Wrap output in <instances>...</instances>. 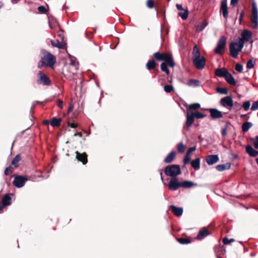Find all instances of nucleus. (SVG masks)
Masks as SVG:
<instances>
[{
  "instance_id": "f257e3e1",
  "label": "nucleus",
  "mask_w": 258,
  "mask_h": 258,
  "mask_svg": "<svg viewBox=\"0 0 258 258\" xmlns=\"http://www.w3.org/2000/svg\"><path fill=\"white\" fill-rule=\"evenodd\" d=\"M153 56L157 60H163L165 62L161 64V70L162 72L169 74V71L167 68V64L171 68H173L175 66V62L171 55L169 53H160L157 52L153 54Z\"/></svg>"
},
{
  "instance_id": "f03ea898",
  "label": "nucleus",
  "mask_w": 258,
  "mask_h": 258,
  "mask_svg": "<svg viewBox=\"0 0 258 258\" xmlns=\"http://www.w3.org/2000/svg\"><path fill=\"white\" fill-rule=\"evenodd\" d=\"M41 53L42 56L38 63V68L40 69L43 67H45L53 68L56 62L55 56L44 49L41 50Z\"/></svg>"
},
{
  "instance_id": "7ed1b4c3",
  "label": "nucleus",
  "mask_w": 258,
  "mask_h": 258,
  "mask_svg": "<svg viewBox=\"0 0 258 258\" xmlns=\"http://www.w3.org/2000/svg\"><path fill=\"white\" fill-rule=\"evenodd\" d=\"M244 47V42L237 39L236 41L232 42L229 44L230 54L233 58H237L239 52Z\"/></svg>"
},
{
  "instance_id": "20e7f679",
  "label": "nucleus",
  "mask_w": 258,
  "mask_h": 258,
  "mask_svg": "<svg viewBox=\"0 0 258 258\" xmlns=\"http://www.w3.org/2000/svg\"><path fill=\"white\" fill-rule=\"evenodd\" d=\"M206 115L202 113L197 111V112H186V119L185 121V124L184 126V128L189 127L194 121V118H197L198 119L203 118L205 117Z\"/></svg>"
},
{
  "instance_id": "39448f33",
  "label": "nucleus",
  "mask_w": 258,
  "mask_h": 258,
  "mask_svg": "<svg viewBox=\"0 0 258 258\" xmlns=\"http://www.w3.org/2000/svg\"><path fill=\"white\" fill-rule=\"evenodd\" d=\"M164 173L166 175L170 176L171 178H176L181 173L180 167L178 165L174 164L167 166L165 168Z\"/></svg>"
},
{
  "instance_id": "423d86ee",
  "label": "nucleus",
  "mask_w": 258,
  "mask_h": 258,
  "mask_svg": "<svg viewBox=\"0 0 258 258\" xmlns=\"http://www.w3.org/2000/svg\"><path fill=\"white\" fill-rule=\"evenodd\" d=\"M250 22L251 27L253 29H257L258 27V9L255 2L252 3Z\"/></svg>"
},
{
  "instance_id": "0eeeda50",
  "label": "nucleus",
  "mask_w": 258,
  "mask_h": 258,
  "mask_svg": "<svg viewBox=\"0 0 258 258\" xmlns=\"http://www.w3.org/2000/svg\"><path fill=\"white\" fill-rule=\"evenodd\" d=\"M226 44V37L224 36H221L218 42L217 47L214 49L215 53L218 54H222L223 53V49L225 48Z\"/></svg>"
},
{
  "instance_id": "6e6552de",
  "label": "nucleus",
  "mask_w": 258,
  "mask_h": 258,
  "mask_svg": "<svg viewBox=\"0 0 258 258\" xmlns=\"http://www.w3.org/2000/svg\"><path fill=\"white\" fill-rule=\"evenodd\" d=\"M193 63L196 68L198 70H203L206 64V59L204 56H200L192 57Z\"/></svg>"
},
{
  "instance_id": "1a4fd4ad",
  "label": "nucleus",
  "mask_w": 258,
  "mask_h": 258,
  "mask_svg": "<svg viewBox=\"0 0 258 258\" xmlns=\"http://www.w3.org/2000/svg\"><path fill=\"white\" fill-rule=\"evenodd\" d=\"M38 79L37 83L39 84L44 86H49L51 84L50 79L41 71H39L38 73Z\"/></svg>"
},
{
  "instance_id": "9d476101",
  "label": "nucleus",
  "mask_w": 258,
  "mask_h": 258,
  "mask_svg": "<svg viewBox=\"0 0 258 258\" xmlns=\"http://www.w3.org/2000/svg\"><path fill=\"white\" fill-rule=\"evenodd\" d=\"M28 179L24 176L21 175L15 176V179L13 182V184L18 188L23 187Z\"/></svg>"
},
{
  "instance_id": "9b49d317",
  "label": "nucleus",
  "mask_w": 258,
  "mask_h": 258,
  "mask_svg": "<svg viewBox=\"0 0 258 258\" xmlns=\"http://www.w3.org/2000/svg\"><path fill=\"white\" fill-rule=\"evenodd\" d=\"M221 105L224 107L231 109L233 106V101L231 96H228L222 98L220 101Z\"/></svg>"
},
{
  "instance_id": "f8f14e48",
  "label": "nucleus",
  "mask_w": 258,
  "mask_h": 258,
  "mask_svg": "<svg viewBox=\"0 0 258 258\" xmlns=\"http://www.w3.org/2000/svg\"><path fill=\"white\" fill-rule=\"evenodd\" d=\"M168 186L170 190L175 191L180 187V182H178L176 177L171 178L168 183Z\"/></svg>"
},
{
  "instance_id": "ddd939ff",
  "label": "nucleus",
  "mask_w": 258,
  "mask_h": 258,
  "mask_svg": "<svg viewBox=\"0 0 258 258\" xmlns=\"http://www.w3.org/2000/svg\"><path fill=\"white\" fill-rule=\"evenodd\" d=\"M220 13L224 18L227 19L228 17V11L226 0H223L221 2Z\"/></svg>"
},
{
  "instance_id": "4468645a",
  "label": "nucleus",
  "mask_w": 258,
  "mask_h": 258,
  "mask_svg": "<svg viewBox=\"0 0 258 258\" xmlns=\"http://www.w3.org/2000/svg\"><path fill=\"white\" fill-rule=\"evenodd\" d=\"M241 38L237 39L240 41L241 40L243 42L248 41L252 38V33L248 30H244L241 33Z\"/></svg>"
},
{
  "instance_id": "2eb2a0df",
  "label": "nucleus",
  "mask_w": 258,
  "mask_h": 258,
  "mask_svg": "<svg viewBox=\"0 0 258 258\" xmlns=\"http://www.w3.org/2000/svg\"><path fill=\"white\" fill-rule=\"evenodd\" d=\"M219 160L218 155H210L206 157V162L209 165H213Z\"/></svg>"
},
{
  "instance_id": "dca6fc26",
  "label": "nucleus",
  "mask_w": 258,
  "mask_h": 258,
  "mask_svg": "<svg viewBox=\"0 0 258 258\" xmlns=\"http://www.w3.org/2000/svg\"><path fill=\"white\" fill-rule=\"evenodd\" d=\"M76 158L78 161H80L83 163V164H85L87 162V155L86 153L80 154L78 151H76Z\"/></svg>"
},
{
  "instance_id": "f3484780",
  "label": "nucleus",
  "mask_w": 258,
  "mask_h": 258,
  "mask_svg": "<svg viewBox=\"0 0 258 258\" xmlns=\"http://www.w3.org/2000/svg\"><path fill=\"white\" fill-rule=\"evenodd\" d=\"M209 110L213 118H220L223 117L222 112L217 109L211 108Z\"/></svg>"
},
{
  "instance_id": "a211bd4d",
  "label": "nucleus",
  "mask_w": 258,
  "mask_h": 258,
  "mask_svg": "<svg viewBox=\"0 0 258 258\" xmlns=\"http://www.w3.org/2000/svg\"><path fill=\"white\" fill-rule=\"evenodd\" d=\"M246 152L251 157H255L258 155V151L254 149L250 145L246 147Z\"/></svg>"
},
{
  "instance_id": "6ab92c4d",
  "label": "nucleus",
  "mask_w": 258,
  "mask_h": 258,
  "mask_svg": "<svg viewBox=\"0 0 258 258\" xmlns=\"http://www.w3.org/2000/svg\"><path fill=\"white\" fill-rule=\"evenodd\" d=\"M170 209L173 213L176 216H180L183 213V209L180 207H176L175 206H170Z\"/></svg>"
},
{
  "instance_id": "aec40b11",
  "label": "nucleus",
  "mask_w": 258,
  "mask_h": 258,
  "mask_svg": "<svg viewBox=\"0 0 258 258\" xmlns=\"http://www.w3.org/2000/svg\"><path fill=\"white\" fill-rule=\"evenodd\" d=\"M69 58H70V61H71L70 65L72 66V67H74V69L75 70V72H73V74H76V72L79 69L78 62L76 61V58L71 55H69Z\"/></svg>"
},
{
  "instance_id": "412c9836",
  "label": "nucleus",
  "mask_w": 258,
  "mask_h": 258,
  "mask_svg": "<svg viewBox=\"0 0 258 258\" xmlns=\"http://www.w3.org/2000/svg\"><path fill=\"white\" fill-rule=\"evenodd\" d=\"M228 73V71L224 68L217 69L215 71V74L218 77L224 78Z\"/></svg>"
},
{
  "instance_id": "4be33fe9",
  "label": "nucleus",
  "mask_w": 258,
  "mask_h": 258,
  "mask_svg": "<svg viewBox=\"0 0 258 258\" xmlns=\"http://www.w3.org/2000/svg\"><path fill=\"white\" fill-rule=\"evenodd\" d=\"M196 184L194 182L189 180H185L182 182H180V187H182L184 188H190Z\"/></svg>"
},
{
  "instance_id": "5701e85b",
  "label": "nucleus",
  "mask_w": 258,
  "mask_h": 258,
  "mask_svg": "<svg viewBox=\"0 0 258 258\" xmlns=\"http://www.w3.org/2000/svg\"><path fill=\"white\" fill-rule=\"evenodd\" d=\"M231 167V164L230 163H226V164H219L217 165L216 168L218 171H222L225 170L229 169Z\"/></svg>"
},
{
  "instance_id": "b1692460",
  "label": "nucleus",
  "mask_w": 258,
  "mask_h": 258,
  "mask_svg": "<svg viewBox=\"0 0 258 258\" xmlns=\"http://www.w3.org/2000/svg\"><path fill=\"white\" fill-rule=\"evenodd\" d=\"M176 152L175 151H171L166 157L164 159V162L166 163H171L175 158Z\"/></svg>"
},
{
  "instance_id": "393cba45",
  "label": "nucleus",
  "mask_w": 258,
  "mask_h": 258,
  "mask_svg": "<svg viewBox=\"0 0 258 258\" xmlns=\"http://www.w3.org/2000/svg\"><path fill=\"white\" fill-rule=\"evenodd\" d=\"M225 79L230 85L232 86H235L236 85L235 79L230 73H228L225 77Z\"/></svg>"
},
{
  "instance_id": "a878e982",
  "label": "nucleus",
  "mask_w": 258,
  "mask_h": 258,
  "mask_svg": "<svg viewBox=\"0 0 258 258\" xmlns=\"http://www.w3.org/2000/svg\"><path fill=\"white\" fill-rule=\"evenodd\" d=\"M210 234L209 231L205 228L202 229L200 231L198 235V238L199 239H203L205 237L207 236Z\"/></svg>"
},
{
  "instance_id": "bb28decb",
  "label": "nucleus",
  "mask_w": 258,
  "mask_h": 258,
  "mask_svg": "<svg viewBox=\"0 0 258 258\" xmlns=\"http://www.w3.org/2000/svg\"><path fill=\"white\" fill-rule=\"evenodd\" d=\"M191 165L196 170L199 169L200 168V159L198 158L192 160Z\"/></svg>"
},
{
  "instance_id": "cd10ccee",
  "label": "nucleus",
  "mask_w": 258,
  "mask_h": 258,
  "mask_svg": "<svg viewBox=\"0 0 258 258\" xmlns=\"http://www.w3.org/2000/svg\"><path fill=\"white\" fill-rule=\"evenodd\" d=\"M61 121V119L60 118H57L55 117H53L50 121V124L51 126H59L60 124V122Z\"/></svg>"
},
{
  "instance_id": "c85d7f7f",
  "label": "nucleus",
  "mask_w": 258,
  "mask_h": 258,
  "mask_svg": "<svg viewBox=\"0 0 258 258\" xmlns=\"http://www.w3.org/2000/svg\"><path fill=\"white\" fill-rule=\"evenodd\" d=\"M252 126V123L250 122H245L242 125V130L243 132H247Z\"/></svg>"
},
{
  "instance_id": "c756f323",
  "label": "nucleus",
  "mask_w": 258,
  "mask_h": 258,
  "mask_svg": "<svg viewBox=\"0 0 258 258\" xmlns=\"http://www.w3.org/2000/svg\"><path fill=\"white\" fill-rule=\"evenodd\" d=\"M200 104L199 103H194L189 105L187 109V112H192V110H195L200 108Z\"/></svg>"
},
{
  "instance_id": "7c9ffc66",
  "label": "nucleus",
  "mask_w": 258,
  "mask_h": 258,
  "mask_svg": "<svg viewBox=\"0 0 258 258\" xmlns=\"http://www.w3.org/2000/svg\"><path fill=\"white\" fill-rule=\"evenodd\" d=\"M11 198L9 195H5L2 199V203L4 206H9L11 204Z\"/></svg>"
},
{
  "instance_id": "2f4dec72",
  "label": "nucleus",
  "mask_w": 258,
  "mask_h": 258,
  "mask_svg": "<svg viewBox=\"0 0 258 258\" xmlns=\"http://www.w3.org/2000/svg\"><path fill=\"white\" fill-rule=\"evenodd\" d=\"M187 85L190 87H198L200 85V81L197 80L190 79L187 83Z\"/></svg>"
},
{
  "instance_id": "473e14b6",
  "label": "nucleus",
  "mask_w": 258,
  "mask_h": 258,
  "mask_svg": "<svg viewBox=\"0 0 258 258\" xmlns=\"http://www.w3.org/2000/svg\"><path fill=\"white\" fill-rule=\"evenodd\" d=\"M21 156L19 154L17 155L13 159L12 164L15 167H17L18 166L19 162L21 160Z\"/></svg>"
},
{
  "instance_id": "72a5a7b5",
  "label": "nucleus",
  "mask_w": 258,
  "mask_h": 258,
  "mask_svg": "<svg viewBox=\"0 0 258 258\" xmlns=\"http://www.w3.org/2000/svg\"><path fill=\"white\" fill-rule=\"evenodd\" d=\"M156 63L153 59L149 60L146 64V67L148 70H151L155 68Z\"/></svg>"
},
{
  "instance_id": "f704fd0d",
  "label": "nucleus",
  "mask_w": 258,
  "mask_h": 258,
  "mask_svg": "<svg viewBox=\"0 0 258 258\" xmlns=\"http://www.w3.org/2000/svg\"><path fill=\"white\" fill-rule=\"evenodd\" d=\"M256 62V60L255 58H252L250 59L247 62L246 67L248 69H252L253 68Z\"/></svg>"
},
{
  "instance_id": "c9c22d12",
  "label": "nucleus",
  "mask_w": 258,
  "mask_h": 258,
  "mask_svg": "<svg viewBox=\"0 0 258 258\" xmlns=\"http://www.w3.org/2000/svg\"><path fill=\"white\" fill-rule=\"evenodd\" d=\"M183 12H179L178 16H180L183 20H186L188 16V11L187 9L183 10Z\"/></svg>"
},
{
  "instance_id": "e433bc0d",
  "label": "nucleus",
  "mask_w": 258,
  "mask_h": 258,
  "mask_svg": "<svg viewBox=\"0 0 258 258\" xmlns=\"http://www.w3.org/2000/svg\"><path fill=\"white\" fill-rule=\"evenodd\" d=\"M193 57H196L201 56L199 50L197 45H195L192 51Z\"/></svg>"
},
{
  "instance_id": "4c0bfd02",
  "label": "nucleus",
  "mask_w": 258,
  "mask_h": 258,
  "mask_svg": "<svg viewBox=\"0 0 258 258\" xmlns=\"http://www.w3.org/2000/svg\"><path fill=\"white\" fill-rule=\"evenodd\" d=\"M178 151L180 153H183L185 150V146L182 142H180L177 146Z\"/></svg>"
},
{
  "instance_id": "58836bf2",
  "label": "nucleus",
  "mask_w": 258,
  "mask_h": 258,
  "mask_svg": "<svg viewBox=\"0 0 258 258\" xmlns=\"http://www.w3.org/2000/svg\"><path fill=\"white\" fill-rule=\"evenodd\" d=\"M164 90L166 93H170L174 91V88L171 85H165L164 87Z\"/></svg>"
},
{
  "instance_id": "ea45409f",
  "label": "nucleus",
  "mask_w": 258,
  "mask_h": 258,
  "mask_svg": "<svg viewBox=\"0 0 258 258\" xmlns=\"http://www.w3.org/2000/svg\"><path fill=\"white\" fill-rule=\"evenodd\" d=\"M216 91L218 93L226 95L228 94V90L225 88H217Z\"/></svg>"
},
{
  "instance_id": "a19ab883",
  "label": "nucleus",
  "mask_w": 258,
  "mask_h": 258,
  "mask_svg": "<svg viewBox=\"0 0 258 258\" xmlns=\"http://www.w3.org/2000/svg\"><path fill=\"white\" fill-rule=\"evenodd\" d=\"M51 44L54 47L58 48H62V46L60 44L59 42L57 40L54 41V40H51Z\"/></svg>"
},
{
  "instance_id": "79ce46f5",
  "label": "nucleus",
  "mask_w": 258,
  "mask_h": 258,
  "mask_svg": "<svg viewBox=\"0 0 258 258\" xmlns=\"http://www.w3.org/2000/svg\"><path fill=\"white\" fill-rule=\"evenodd\" d=\"M250 106V102L249 101H245L242 104V107L245 111H247L249 109Z\"/></svg>"
},
{
  "instance_id": "37998d69",
  "label": "nucleus",
  "mask_w": 258,
  "mask_h": 258,
  "mask_svg": "<svg viewBox=\"0 0 258 258\" xmlns=\"http://www.w3.org/2000/svg\"><path fill=\"white\" fill-rule=\"evenodd\" d=\"M177 240L180 243L182 244H188L190 242V241L189 239L185 238H179Z\"/></svg>"
},
{
  "instance_id": "c03bdc74",
  "label": "nucleus",
  "mask_w": 258,
  "mask_h": 258,
  "mask_svg": "<svg viewBox=\"0 0 258 258\" xmlns=\"http://www.w3.org/2000/svg\"><path fill=\"white\" fill-rule=\"evenodd\" d=\"M251 141L254 148L258 149V136H256L254 138H252Z\"/></svg>"
},
{
  "instance_id": "a18cd8bd",
  "label": "nucleus",
  "mask_w": 258,
  "mask_h": 258,
  "mask_svg": "<svg viewBox=\"0 0 258 258\" xmlns=\"http://www.w3.org/2000/svg\"><path fill=\"white\" fill-rule=\"evenodd\" d=\"M234 241V239L233 238L228 239L226 237H225L223 239V242L224 244H228L232 242H233Z\"/></svg>"
},
{
  "instance_id": "49530a36",
  "label": "nucleus",
  "mask_w": 258,
  "mask_h": 258,
  "mask_svg": "<svg viewBox=\"0 0 258 258\" xmlns=\"http://www.w3.org/2000/svg\"><path fill=\"white\" fill-rule=\"evenodd\" d=\"M251 110L252 111H254L258 110V100L254 102L251 106Z\"/></svg>"
},
{
  "instance_id": "de8ad7c7",
  "label": "nucleus",
  "mask_w": 258,
  "mask_h": 258,
  "mask_svg": "<svg viewBox=\"0 0 258 258\" xmlns=\"http://www.w3.org/2000/svg\"><path fill=\"white\" fill-rule=\"evenodd\" d=\"M190 160V155H188L186 153V155L184 158L183 159V162L184 164H187L189 163V161Z\"/></svg>"
},
{
  "instance_id": "09e8293b",
  "label": "nucleus",
  "mask_w": 258,
  "mask_h": 258,
  "mask_svg": "<svg viewBox=\"0 0 258 258\" xmlns=\"http://www.w3.org/2000/svg\"><path fill=\"white\" fill-rule=\"evenodd\" d=\"M154 2L153 0H148L147 2V6L150 8L152 9L154 7Z\"/></svg>"
},
{
  "instance_id": "8fccbe9b",
  "label": "nucleus",
  "mask_w": 258,
  "mask_h": 258,
  "mask_svg": "<svg viewBox=\"0 0 258 258\" xmlns=\"http://www.w3.org/2000/svg\"><path fill=\"white\" fill-rule=\"evenodd\" d=\"M235 69L237 72H242L243 71V66L240 63H237Z\"/></svg>"
},
{
  "instance_id": "3c124183",
  "label": "nucleus",
  "mask_w": 258,
  "mask_h": 258,
  "mask_svg": "<svg viewBox=\"0 0 258 258\" xmlns=\"http://www.w3.org/2000/svg\"><path fill=\"white\" fill-rule=\"evenodd\" d=\"M207 24H202V25H199L196 27L197 31H202L206 26Z\"/></svg>"
},
{
  "instance_id": "603ef678",
  "label": "nucleus",
  "mask_w": 258,
  "mask_h": 258,
  "mask_svg": "<svg viewBox=\"0 0 258 258\" xmlns=\"http://www.w3.org/2000/svg\"><path fill=\"white\" fill-rule=\"evenodd\" d=\"M38 11L42 13V14H44L46 13V8H45V7L44 6H39L38 8Z\"/></svg>"
},
{
  "instance_id": "864d4df0",
  "label": "nucleus",
  "mask_w": 258,
  "mask_h": 258,
  "mask_svg": "<svg viewBox=\"0 0 258 258\" xmlns=\"http://www.w3.org/2000/svg\"><path fill=\"white\" fill-rule=\"evenodd\" d=\"M196 150V146H194L192 147L189 148L188 150L186 152V154L190 155L191 152L195 151Z\"/></svg>"
},
{
  "instance_id": "5fc2aeb1",
  "label": "nucleus",
  "mask_w": 258,
  "mask_h": 258,
  "mask_svg": "<svg viewBox=\"0 0 258 258\" xmlns=\"http://www.w3.org/2000/svg\"><path fill=\"white\" fill-rule=\"evenodd\" d=\"M62 104L63 102L62 100L59 99L57 101V105L60 109H62L63 107Z\"/></svg>"
},
{
  "instance_id": "6e6d98bb",
  "label": "nucleus",
  "mask_w": 258,
  "mask_h": 258,
  "mask_svg": "<svg viewBox=\"0 0 258 258\" xmlns=\"http://www.w3.org/2000/svg\"><path fill=\"white\" fill-rule=\"evenodd\" d=\"M233 106L234 107H235L236 109H240L241 108L240 104L237 102H235V103H233Z\"/></svg>"
},
{
  "instance_id": "4d7b16f0",
  "label": "nucleus",
  "mask_w": 258,
  "mask_h": 258,
  "mask_svg": "<svg viewBox=\"0 0 258 258\" xmlns=\"http://www.w3.org/2000/svg\"><path fill=\"white\" fill-rule=\"evenodd\" d=\"M221 134L224 137L227 135V128L226 127H224L222 129L221 131Z\"/></svg>"
},
{
  "instance_id": "13d9d810",
  "label": "nucleus",
  "mask_w": 258,
  "mask_h": 258,
  "mask_svg": "<svg viewBox=\"0 0 258 258\" xmlns=\"http://www.w3.org/2000/svg\"><path fill=\"white\" fill-rule=\"evenodd\" d=\"M176 7L177 9L179 11L184 10L183 8L182 5L180 4H176Z\"/></svg>"
},
{
  "instance_id": "bf43d9fd",
  "label": "nucleus",
  "mask_w": 258,
  "mask_h": 258,
  "mask_svg": "<svg viewBox=\"0 0 258 258\" xmlns=\"http://www.w3.org/2000/svg\"><path fill=\"white\" fill-rule=\"evenodd\" d=\"M74 108V106L72 103H70L69 105V108H68V112H71Z\"/></svg>"
},
{
  "instance_id": "052dcab7",
  "label": "nucleus",
  "mask_w": 258,
  "mask_h": 258,
  "mask_svg": "<svg viewBox=\"0 0 258 258\" xmlns=\"http://www.w3.org/2000/svg\"><path fill=\"white\" fill-rule=\"evenodd\" d=\"M244 11H242L241 13L240 14V16H239V22H241L243 17H244Z\"/></svg>"
},
{
  "instance_id": "680f3d73",
  "label": "nucleus",
  "mask_w": 258,
  "mask_h": 258,
  "mask_svg": "<svg viewBox=\"0 0 258 258\" xmlns=\"http://www.w3.org/2000/svg\"><path fill=\"white\" fill-rule=\"evenodd\" d=\"M237 3L238 0H231V4L233 6H235Z\"/></svg>"
},
{
  "instance_id": "e2e57ef3",
  "label": "nucleus",
  "mask_w": 258,
  "mask_h": 258,
  "mask_svg": "<svg viewBox=\"0 0 258 258\" xmlns=\"http://www.w3.org/2000/svg\"><path fill=\"white\" fill-rule=\"evenodd\" d=\"M69 125L72 128H76L77 127L78 125L77 123H69Z\"/></svg>"
},
{
  "instance_id": "0e129e2a",
  "label": "nucleus",
  "mask_w": 258,
  "mask_h": 258,
  "mask_svg": "<svg viewBox=\"0 0 258 258\" xmlns=\"http://www.w3.org/2000/svg\"><path fill=\"white\" fill-rule=\"evenodd\" d=\"M10 168H7L5 170V174L6 175H8L9 174V172L10 171Z\"/></svg>"
},
{
  "instance_id": "69168bd1",
  "label": "nucleus",
  "mask_w": 258,
  "mask_h": 258,
  "mask_svg": "<svg viewBox=\"0 0 258 258\" xmlns=\"http://www.w3.org/2000/svg\"><path fill=\"white\" fill-rule=\"evenodd\" d=\"M240 117L241 118H244L245 117H246V119H248L249 118V117L248 116H247V115L246 114H241L240 115Z\"/></svg>"
},
{
  "instance_id": "338daca9",
  "label": "nucleus",
  "mask_w": 258,
  "mask_h": 258,
  "mask_svg": "<svg viewBox=\"0 0 258 258\" xmlns=\"http://www.w3.org/2000/svg\"><path fill=\"white\" fill-rule=\"evenodd\" d=\"M75 136H78L81 137L82 136V134L81 132H79V133H77L75 134Z\"/></svg>"
},
{
  "instance_id": "774afa93",
  "label": "nucleus",
  "mask_w": 258,
  "mask_h": 258,
  "mask_svg": "<svg viewBox=\"0 0 258 258\" xmlns=\"http://www.w3.org/2000/svg\"><path fill=\"white\" fill-rule=\"evenodd\" d=\"M233 158H234V159H236V158H237L238 157V155H236V154H233Z\"/></svg>"
}]
</instances>
